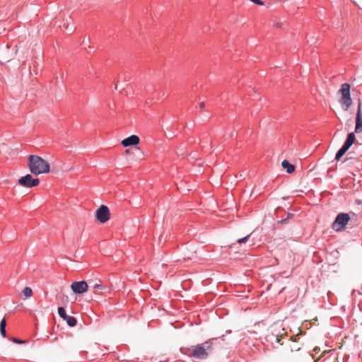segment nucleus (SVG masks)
<instances>
[{"instance_id": "nucleus-1", "label": "nucleus", "mask_w": 362, "mask_h": 362, "mask_svg": "<svg viewBox=\"0 0 362 362\" xmlns=\"http://www.w3.org/2000/svg\"><path fill=\"white\" fill-rule=\"evenodd\" d=\"M28 166L30 173L35 175L49 172V163L38 156L30 155L28 159Z\"/></svg>"}, {"instance_id": "nucleus-2", "label": "nucleus", "mask_w": 362, "mask_h": 362, "mask_svg": "<svg viewBox=\"0 0 362 362\" xmlns=\"http://www.w3.org/2000/svg\"><path fill=\"white\" fill-rule=\"evenodd\" d=\"M213 340L211 339L202 344L192 346L189 351V355L197 359H206L213 352Z\"/></svg>"}, {"instance_id": "nucleus-3", "label": "nucleus", "mask_w": 362, "mask_h": 362, "mask_svg": "<svg viewBox=\"0 0 362 362\" xmlns=\"http://www.w3.org/2000/svg\"><path fill=\"white\" fill-rule=\"evenodd\" d=\"M351 86L349 83H344L341 86L339 92L341 94V97L339 102L341 104L342 109L345 111L348 110L352 105V99L350 94Z\"/></svg>"}, {"instance_id": "nucleus-4", "label": "nucleus", "mask_w": 362, "mask_h": 362, "mask_svg": "<svg viewBox=\"0 0 362 362\" xmlns=\"http://www.w3.org/2000/svg\"><path fill=\"white\" fill-rule=\"evenodd\" d=\"M356 136L354 133L351 132L348 134L347 138L343 146L338 150L335 156V160H339L340 158L346 153L349 148L355 143Z\"/></svg>"}, {"instance_id": "nucleus-5", "label": "nucleus", "mask_w": 362, "mask_h": 362, "mask_svg": "<svg viewBox=\"0 0 362 362\" xmlns=\"http://www.w3.org/2000/svg\"><path fill=\"white\" fill-rule=\"evenodd\" d=\"M350 220V216L346 213L339 214L332 223V228L336 231L343 230Z\"/></svg>"}, {"instance_id": "nucleus-6", "label": "nucleus", "mask_w": 362, "mask_h": 362, "mask_svg": "<svg viewBox=\"0 0 362 362\" xmlns=\"http://www.w3.org/2000/svg\"><path fill=\"white\" fill-rule=\"evenodd\" d=\"M18 183L23 187L31 188L37 186L40 184V180L38 178H33L31 175L27 174L18 180Z\"/></svg>"}, {"instance_id": "nucleus-7", "label": "nucleus", "mask_w": 362, "mask_h": 362, "mask_svg": "<svg viewBox=\"0 0 362 362\" xmlns=\"http://www.w3.org/2000/svg\"><path fill=\"white\" fill-rule=\"evenodd\" d=\"M96 218L100 223L107 222L110 217L109 208L105 205H101L95 212Z\"/></svg>"}, {"instance_id": "nucleus-8", "label": "nucleus", "mask_w": 362, "mask_h": 362, "mask_svg": "<svg viewBox=\"0 0 362 362\" xmlns=\"http://www.w3.org/2000/svg\"><path fill=\"white\" fill-rule=\"evenodd\" d=\"M71 288L74 293L81 294L87 291L88 286L85 281H74L71 284Z\"/></svg>"}, {"instance_id": "nucleus-9", "label": "nucleus", "mask_w": 362, "mask_h": 362, "mask_svg": "<svg viewBox=\"0 0 362 362\" xmlns=\"http://www.w3.org/2000/svg\"><path fill=\"white\" fill-rule=\"evenodd\" d=\"M58 314L60 317L65 320L67 325L70 327H74L76 325L77 320L74 316L68 315L66 313V310L63 307L58 308Z\"/></svg>"}, {"instance_id": "nucleus-10", "label": "nucleus", "mask_w": 362, "mask_h": 362, "mask_svg": "<svg viewBox=\"0 0 362 362\" xmlns=\"http://www.w3.org/2000/svg\"><path fill=\"white\" fill-rule=\"evenodd\" d=\"M362 132V115H361V100H358V105L357 107L356 117V126L354 134H358Z\"/></svg>"}, {"instance_id": "nucleus-11", "label": "nucleus", "mask_w": 362, "mask_h": 362, "mask_svg": "<svg viewBox=\"0 0 362 362\" xmlns=\"http://www.w3.org/2000/svg\"><path fill=\"white\" fill-rule=\"evenodd\" d=\"M140 139L136 135H131L130 136L123 139L121 142L122 145L124 147L131 146H136L139 143Z\"/></svg>"}, {"instance_id": "nucleus-12", "label": "nucleus", "mask_w": 362, "mask_h": 362, "mask_svg": "<svg viewBox=\"0 0 362 362\" xmlns=\"http://www.w3.org/2000/svg\"><path fill=\"white\" fill-rule=\"evenodd\" d=\"M281 166L286 170V172L289 174L292 173L295 170V166L291 164L287 160H284L281 163Z\"/></svg>"}, {"instance_id": "nucleus-13", "label": "nucleus", "mask_w": 362, "mask_h": 362, "mask_svg": "<svg viewBox=\"0 0 362 362\" xmlns=\"http://www.w3.org/2000/svg\"><path fill=\"white\" fill-rule=\"evenodd\" d=\"M6 321L5 318H3L0 322V333L4 338L6 337Z\"/></svg>"}, {"instance_id": "nucleus-14", "label": "nucleus", "mask_w": 362, "mask_h": 362, "mask_svg": "<svg viewBox=\"0 0 362 362\" xmlns=\"http://www.w3.org/2000/svg\"><path fill=\"white\" fill-rule=\"evenodd\" d=\"M23 293L26 298H29L32 296L33 291L30 287H25L23 291Z\"/></svg>"}, {"instance_id": "nucleus-15", "label": "nucleus", "mask_w": 362, "mask_h": 362, "mask_svg": "<svg viewBox=\"0 0 362 362\" xmlns=\"http://www.w3.org/2000/svg\"><path fill=\"white\" fill-rule=\"evenodd\" d=\"M94 288L101 289V290H106L107 289V287L103 284H95L93 286Z\"/></svg>"}, {"instance_id": "nucleus-16", "label": "nucleus", "mask_w": 362, "mask_h": 362, "mask_svg": "<svg viewBox=\"0 0 362 362\" xmlns=\"http://www.w3.org/2000/svg\"><path fill=\"white\" fill-rule=\"evenodd\" d=\"M250 236V235L249 234V235H246L245 237L240 238V239H238L237 240V243H246L247 241V240L249 239Z\"/></svg>"}, {"instance_id": "nucleus-17", "label": "nucleus", "mask_w": 362, "mask_h": 362, "mask_svg": "<svg viewBox=\"0 0 362 362\" xmlns=\"http://www.w3.org/2000/svg\"><path fill=\"white\" fill-rule=\"evenodd\" d=\"M293 216V214L288 213V215H287V218L281 220V223H288V219L291 218Z\"/></svg>"}, {"instance_id": "nucleus-18", "label": "nucleus", "mask_w": 362, "mask_h": 362, "mask_svg": "<svg viewBox=\"0 0 362 362\" xmlns=\"http://www.w3.org/2000/svg\"><path fill=\"white\" fill-rule=\"evenodd\" d=\"M250 1L257 5L262 6L264 4L263 1H262L261 0H250Z\"/></svg>"}, {"instance_id": "nucleus-19", "label": "nucleus", "mask_w": 362, "mask_h": 362, "mask_svg": "<svg viewBox=\"0 0 362 362\" xmlns=\"http://www.w3.org/2000/svg\"><path fill=\"white\" fill-rule=\"evenodd\" d=\"M12 341L15 343H17V344H23L24 343L23 341L19 339H17V338H15V337H13L12 338Z\"/></svg>"}, {"instance_id": "nucleus-20", "label": "nucleus", "mask_w": 362, "mask_h": 362, "mask_svg": "<svg viewBox=\"0 0 362 362\" xmlns=\"http://www.w3.org/2000/svg\"><path fill=\"white\" fill-rule=\"evenodd\" d=\"M64 26L65 27V28L66 30H69L70 32H72L74 30V27H71L70 29L69 28V23H65L64 24Z\"/></svg>"}, {"instance_id": "nucleus-21", "label": "nucleus", "mask_w": 362, "mask_h": 362, "mask_svg": "<svg viewBox=\"0 0 362 362\" xmlns=\"http://www.w3.org/2000/svg\"><path fill=\"white\" fill-rule=\"evenodd\" d=\"M199 107L202 109V108H204L205 107V104L204 102H201L199 104Z\"/></svg>"}, {"instance_id": "nucleus-22", "label": "nucleus", "mask_w": 362, "mask_h": 362, "mask_svg": "<svg viewBox=\"0 0 362 362\" xmlns=\"http://www.w3.org/2000/svg\"><path fill=\"white\" fill-rule=\"evenodd\" d=\"M362 144H359L358 142L355 143V148L361 147Z\"/></svg>"}, {"instance_id": "nucleus-23", "label": "nucleus", "mask_w": 362, "mask_h": 362, "mask_svg": "<svg viewBox=\"0 0 362 362\" xmlns=\"http://www.w3.org/2000/svg\"><path fill=\"white\" fill-rule=\"evenodd\" d=\"M362 156V150L361 151V152L358 154V156Z\"/></svg>"}, {"instance_id": "nucleus-24", "label": "nucleus", "mask_w": 362, "mask_h": 362, "mask_svg": "<svg viewBox=\"0 0 362 362\" xmlns=\"http://www.w3.org/2000/svg\"><path fill=\"white\" fill-rule=\"evenodd\" d=\"M276 341H277L278 342H279V341H280V339H279L278 337H276Z\"/></svg>"}, {"instance_id": "nucleus-25", "label": "nucleus", "mask_w": 362, "mask_h": 362, "mask_svg": "<svg viewBox=\"0 0 362 362\" xmlns=\"http://www.w3.org/2000/svg\"><path fill=\"white\" fill-rule=\"evenodd\" d=\"M231 332V330H228L227 331V333H230Z\"/></svg>"}, {"instance_id": "nucleus-26", "label": "nucleus", "mask_w": 362, "mask_h": 362, "mask_svg": "<svg viewBox=\"0 0 362 362\" xmlns=\"http://www.w3.org/2000/svg\"><path fill=\"white\" fill-rule=\"evenodd\" d=\"M6 47V49H8V47H9L8 45H7Z\"/></svg>"}]
</instances>
